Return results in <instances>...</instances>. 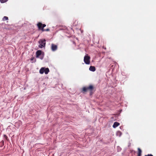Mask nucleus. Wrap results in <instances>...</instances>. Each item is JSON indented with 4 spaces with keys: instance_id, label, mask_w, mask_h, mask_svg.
<instances>
[{
    "instance_id": "obj_1",
    "label": "nucleus",
    "mask_w": 156,
    "mask_h": 156,
    "mask_svg": "<svg viewBox=\"0 0 156 156\" xmlns=\"http://www.w3.org/2000/svg\"><path fill=\"white\" fill-rule=\"evenodd\" d=\"M37 26L38 29L41 30L42 31H48L50 30V29L49 28L46 29H44V27L46 26V25L45 24H43L40 22H39L37 23Z\"/></svg>"
},
{
    "instance_id": "obj_2",
    "label": "nucleus",
    "mask_w": 156,
    "mask_h": 156,
    "mask_svg": "<svg viewBox=\"0 0 156 156\" xmlns=\"http://www.w3.org/2000/svg\"><path fill=\"white\" fill-rule=\"evenodd\" d=\"M94 89L93 86L92 85H90L89 87H83L82 89V92L83 93L86 92L87 90L91 91Z\"/></svg>"
},
{
    "instance_id": "obj_3",
    "label": "nucleus",
    "mask_w": 156,
    "mask_h": 156,
    "mask_svg": "<svg viewBox=\"0 0 156 156\" xmlns=\"http://www.w3.org/2000/svg\"><path fill=\"white\" fill-rule=\"evenodd\" d=\"M90 57L87 55H85L84 58V61L86 64H89L90 63Z\"/></svg>"
},
{
    "instance_id": "obj_4",
    "label": "nucleus",
    "mask_w": 156,
    "mask_h": 156,
    "mask_svg": "<svg viewBox=\"0 0 156 156\" xmlns=\"http://www.w3.org/2000/svg\"><path fill=\"white\" fill-rule=\"evenodd\" d=\"M45 41L46 40L45 39L44 40H41L39 41V43L40 44L39 47L40 48H42L45 46Z\"/></svg>"
},
{
    "instance_id": "obj_5",
    "label": "nucleus",
    "mask_w": 156,
    "mask_h": 156,
    "mask_svg": "<svg viewBox=\"0 0 156 156\" xmlns=\"http://www.w3.org/2000/svg\"><path fill=\"white\" fill-rule=\"evenodd\" d=\"M57 49V45L54 44H53L51 45V49L53 51H56Z\"/></svg>"
},
{
    "instance_id": "obj_6",
    "label": "nucleus",
    "mask_w": 156,
    "mask_h": 156,
    "mask_svg": "<svg viewBox=\"0 0 156 156\" xmlns=\"http://www.w3.org/2000/svg\"><path fill=\"white\" fill-rule=\"evenodd\" d=\"M41 54V50H38L36 52V57L38 58Z\"/></svg>"
},
{
    "instance_id": "obj_7",
    "label": "nucleus",
    "mask_w": 156,
    "mask_h": 156,
    "mask_svg": "<svg viewBox=\"0 0 156 156\" xmlns=\"http://www.w3.org/2000/svg\"><path fill=\"white\" fill-rule=\"evenodd\" d=\"M119 124H120L119 122H115L113 125V127L114 128H115L118 126Z\"/></svg>"
},
{
    "instance_id": "obj_8",
    "label": "nucleus",
    "mask_w": 156,
    "mask_h": 156,
    "mask_svg": "<svg viewBox=\"0 0 156 156\" xmlns=\"http://www.w3.org/2000/svg\"><path fill=\"white\" fill-rule=\"evenodd\" d=\"M95 68L94 66H90L89 68V70L92 71L94 72L95 71Z\"/></svg>"
},
{
    "instance_id": "obj_9",
    "label": "nucleus",
    "mask_w": 156,
    "mask_h": 156,
    "mask_svg": "<svg viewBox=\"0 0 156 156\" xmlns=\"http://www.w3.org/2000/svg\"><path fill=\"white\" fill-rule=\"evenodd\" d=\"M138 155L137 156H141V153H142V151L139 148H138Z\"/></svg>"
},
{
    "instance_id": "obj_10",
    "label": "nucleus",
    "mask_w": 156,
    "mask_h": 156,
    "mask_svg": "<svg viewBox=\"0 0 156 156\" xmlns=\"http://www.w3.org/2000/svg\"><path fill=\"white\" fill-rule=\"evenodd\" d=\"M44 68L42 67V68H41L39 71V72H40V73H41V74H43L44 72Z\"/></svg>"
},
{
    "instance_id": "obj_11",
    "label": "nucleus",
    "mask_w": 156,
    "mask_h": 156,
    "mask_svg": "<svg viewBox=\"0 0 156 156\" xmlns=\"http://www.w3.org/2000/svg\"><path fill=\"white\" fill-rule=\"evenodd\" d=\"M49 72V70L48 68L44 69V72L46 74H48V72Z\"/></svg>"
},
{
    "instance_id": "obj_12",
    "label": "nucleus",
    "mask_w": 156,
    "mask_h": 156,
    "mask_svg": "<svg viewBox=\"0 0 156 156\" xmlns=\"http://www.w3.org/2000/svg\"><path fill=\"white\" fill-rule=\"evenodd\" d=\"M8 20V17L7 16H5L3 17L2 20L3 21H5V20Z\"/></svg>"
},
{
    "instance_id": "obj_13",
    "label": "nucleus",
    "mask_w": 156,
    "mask_h": 156,
    "mask_svg": "<svg viewBox=\"0 0 156 156\" xmlns=\"http://www.w3.org/2000/svg\"><path fill=\"white\" fill-rule=\"evenodd\" d=\"M0 143L1 144V145L0 146V147H2L4 144V142L3 140H2L1 142Z\"/></svg>"
},
{
    "instance_id": "obj_14",
    "label": "nucleus",
    "mask_w": 156,
    "mask_h": 156,
    "mask_svg": "<svg viewBox=\"0 0 156 156\" xmlns=\"http://www.w3.org/2000/svg\"><path fill=\"white\" fill-rule=\"evenodd\" d=\"M8 0H0V1L2 3H5Z\"/></svg>"
},
{
    "instance_id": "obj_15",
    "label": "nucleus",
    "mask_w": 156,
    "mask_h": 156,
    "mask_svg": "<svg viewBox=\"0 0 156 156\" xmlns=\"http://www.w3.org/2000/svg\"><path fill=\"white\" fill-rule=\"evenodd\" d=\"M4 137H5V139L6 140H8V137L7 136H6V135H4Z\"/></svg>"
},
{
    "instance_id": "obj_16",
    "label": "nucleus",
    "mask_w": 156,
    "mask_h": 156,
    "mask_svg": "<svg viewBox=\"0 0 156 156\" xmlns=\"http://www.w3.org/2000/svg\"><path fill=\"white\" fill-rule=\"evenodd\" d=\"M145 156H153V155L151 154H148L147 155H146Z\"/></svg>"
},
{
    "instance_id": "obj_17",
    "label": "nucleus",
    "mask_w": 156,
    "mask_h": 156,
    "mask_svg": "<svg viewBox=\"0 0 156 156\" xmlns=\"http://www.w3.org/2000/svg\"><path fill=\"white\" fill-rule=\"evenodd\" d=\"M33 58H31V60H33Z\"/></svg>"
}]
</instances>
